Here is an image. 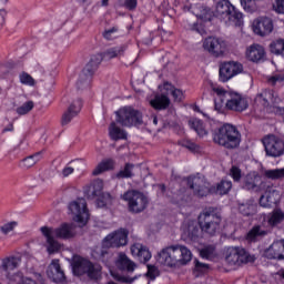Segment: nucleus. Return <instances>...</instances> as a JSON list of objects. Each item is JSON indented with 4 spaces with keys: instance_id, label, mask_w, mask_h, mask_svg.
<instances>
[{
    "instance_id": "nucleus-1",
    "label": "nucleus",
    "mask_w": 284,
    "mask_h": 284,
    "mask_svg": "<svg viewBox=\"0 0 284 284\" xmlns=\"http://www.w3.org/2000/svg\"><path fill=\"white\" fill-rule=\"evenodd\" d=\"M123 54H125V47L116 45L106 49L104 52L91 55L90 61L82 69L80 78L77 82V87L79 88V90H81L83 85H90V81H92L94 72L99 70V65H101L103 59H106L108 61L112 59H121Z\"/></svg>"
},
{
    "instance_id": "nucleus-2",
    "label": "nucleus",
    "mask_w": 284,
    "mask_h": 284,
    "mask_svg": "<svg viewBox=\"0 0 284 284\" xmlns=\"http://www.w3.org/2000/svg\"><path fill=\"white\" fill-rule=\"evenodd\" d=\"M155 261L163 267L176 270V267L187 265L192 261V251L184 245H169L156 254Z\"/></svg>"
},
{
    "instance_id": "nucleus-3",
    "label": "nucleus",
    "mask_w": 284,
    "mask_h": 284,
    "mask_svg": "<svg viewBox=\"0 0 284 284\" xmlns=\"http://www.w3.org/2000/svg\"><path fill=\"white\" fill-rule=\"evenodd\" d=\"M215 100L214 110L216 112H225L230 110L231 112H245L250 104L247 100L234 91H227L223 88L214 89Z\"/></svg>"
},
{
    "instance_id": "nucleus-4",
    "label": "nucleus",
    "mask_w": 284,
    "mask_h": 284,
    "mask_svg": "<svg viewBox=\"0 0 284 284\" xmlns=\"http://www.w3.org/2000/svg\"><path fill=\"white\" fill-rule=\"evenodd\" d=\"M71 267L74 276H88L89 281L95 282L103 277V266L81 255L73 258Z\"/></svg>"
},
{
    "instance_id": "nucleus-5",
    "label": "nucleus",
    "mask_w": 284,
    "mask_h": 284,
    "mask_svg": "<svg viewBox=\"0 0 284 284\" xmlns=\"http://www.w3.org/2000/svg\"><path fill=\"white\" fill-rule=\"evenodd\" d=\"M214 18L225 23V26H234L235 28L243 26V13L230 0L216 2Z\"/></svg>"
},
{
    "instance_id": "nucleus-6",
    "label": "nucleus",
    "mask_w": 284,
    "mask_h": 284,
    "mask_svg": "<svg viewBox=\"0 0 284 284\" xmlns=\"http://www.w3.org/2000/svg\"><path fill=\"white\" fill-rule=\"evenodd\" d=\"M128 234L126 229H120L106 235L102 241V247L97 251L98 261L108 263V258H110V247H123L128 245Z\"/></svg>"
},
{
    "instance_id": "nucleus-7",
    "label": "nucleus",
    "mask_w": 284,
    "mask_h": 284,
    "mask_svg": "<svg viewBox=\"0 0 284 284\" xmlns=\"http://www.w3.org/2000/svg\"><path fill=\"white\" fill-rule=\"evenodd\" d=\"M215 143L225 150H236L241 145V131L234 124L224 123L217 130Z\"/></svg>"
},
{
    "instance_id": "nucleus-8",
    "label": "nucleus",
    "mask_w": 284,
    "mask_h": 284,
    "mask_svg": "<svg viewBox=\"0 0 284 284\" xmlns=\"http://www.w3.org/2000/svg\"><path fill=\"white\" fill-rule=\"evenodd\" d=\"M115 121L122 128L143 125V113L133 106H123L115 112Z\"/></svg>"
},
{
    "instance_id": "nucleus-9",
    "label": "nucleus",
    "mask_w": 284,
    "mask_h": 284,
    "mask_svg": "<svg viewBox=\"0 0 284 284\" xmlns=\"http://www.w3.org/2000/svg\"><path fill=\"white\" fill-rule=\"evenodd\" d=\"M121 199L128 203V210L131 214L145 212L150 203L145 194L139 190H129L121 195Z\"/></svg>"
},
{
    "instance_id": "nucleus-10",
    "label": "nucleus",
    "mask_w": 284,
    "mask_h": 284,
    "mask_svg": "<svg viewBox=\"0 0 284 284\" xmlns=\"http://www.w3.org/2000/svg\"><path fill=\"white\" fill-rule=\"evenodd\" d=\"M84 195L89 201H94L97 207H105L112 203V195L103 192V180H95L84 189Z\"/></svg>"
},
{
    "instance_id": "nucleus-11",
    "label": "nucleus",
    "mask_w": 284,
    "mask_h": 284,
    "mask_svg": "<svg viewBox=\"0 0 284 284\" xmlns=\"http://www.w3.org/2000/svg\"><path fill=\"white\" fill-rule=\"evenodd\" d=\"M69 212L74 214L73 220L80 225H88V221H90V211L88 210V203H85L84 199H78L72 201L68 205Z\"/></svg>"
},
{
    "instance_id": "nucleus-12",
    "label": "nucleus",
    "mask_w": 284,
    "mask_h": 284,
    "mask_svg": "<svg viewBox=\"0 0 284 284\" xmlns=\"http://www.w3.org/2000/svg\"><path fill=\"white\" fill-rule=\"evenodd\" d=\"M243 72V64L236 61H224L220 63L219 81L227 83V81L239 77Z\"/></svg>"
},
{
    "instance_id": "nucleus-13",
    "label": "nucleus",
    "mask_w": 284,
    "mask_h": 284,
    "mask_svg": "<svg viewBox=\"0 0 284 284\" xmlns=\"http://www.w3.org/2000/svg\"><path fill=\"white\" fill-rule=\"evenodd\" d=\"M262 143L264 145L266 156H272L273 159L283 156L284 142L281 138L274 134H268L263 138Z\"/></svg>"
},
{
    "instance_id": "nucleus-14",
    "label": "nucleus",
    "mask_w": 284,
    "mask_h": 284,
    "mask_svg": "<svg viewBox=\"0 0 284 284\" xmlns=\"http://www.w3.org/2000/svg\"><path fill=\"white\" fill-rule=\"evenodd\" d=\"M21 263V257L10 255L2 258L0 265V272H2L3 276H1V281H8L9 283H14L17 275H14V270L19 267Z\"/></svg>"
},
{
    "instance_id": "nucleus-15",
    "label": "nucleus",
    "mask_w": 284,
    "mask_h": 284,
    "mask_svg": "<svg viewBox=\"0 0 284 284\" xmlns=\"http://www.w3.org/2000/svg\"><path fill=\"white\" fill-rule=\"evenodd\" d=\"M186 185L190 187V190H193V194L194 196H197V199L209 196V194H212V190H214L212 186L209 187L203 179L195 175H190L186 178Z\"/></svg>"
},
{
    "instance_id": "nucleus-16",
    "label": "nucleus",
    "mask_w": 284,
    "mask_h": 284,
    "mask_svg": "<svg viewBox=\"0 0 284 284\" xmlns=\"http://www.w3.org/2000/svg\"><path fill=\"white\" fill-rule=\"evenodd\" d=\"M52 235L60 241H71L77 236V227L72 223L63 222L58 227L52 229Z\"/></svg>"
},
{
    "instance_id": "nucleus-17",
    "label": "nucleus",
    "mask_w": 284,
    "mask_h": 284,
    "mask_svg": "<svg viewBox=\"0 0 284 284\" xmlns=\"http://www.w3.org/2000/svg\"><path fill=\"white\" fill-rule=\"evenodd\" d=\"M253 31L258 37H267L274 31V21L268 17H260L253 22Z\"/></svg>"
},
{
    "instance_id": "nucleus-18",
    "label": "nucleus",
    "mask_w": 284,
    "mask_h": 284,
    "mask_svg": "<svg viewBox=\"0 0 284 284\" xmlns=\"http://www.w3.org/2000/svg\"><path fill=\"white\" fill-rule=\"evenodd\" d=\"M82 108L83 100L81 98L73 100L72 103L68 106L67 111L62 114L61 125L70 124L72 122V119L79 116V113L81 112Z\"/></svg>"
},
{
    "instance_id": "nucleus-19",
    "label": "nucleus",
    "mask_w": 284,
    "mask_h": 284,
    "mask_svg": "<svg viewBox=\"0 0 284 284\" xmlns=\"http://www.w3.org/2000/svg\"><path fill=\"white\" fill-rule=\"evenodd\" d=\"M49 278H52L53 283L57 284H67L68 278L65 277V273L61 270V264L59 260H52L49 270L47 271Z\"/></svg>"
},
{
    "instance_id": "nucleus-20",
    "label": "nucleus",
    "mask_w": 284,
    "mask_h": 284,
    "mask_svg": "<svg viewBox=\"0 0 284 284\" xmlns=\"http://www.w3.org/2000/svg\"><path fill=\"white\" fill-rule=\"evenodd\" d=\"M264 256L270 261H283L284 260V240L275 241L272 245L264 252Z\"/></svg>"
},
{
    "instance_id": "nucleus-21",
    "label": "nucleus",
    "mask_w": 284,
    "mask_h": 284,
    "mask_svg": "<svg viewBox=\"0 0 284 284\" xmlns=\"http://www.w3.org/2000/svg\"><path fill=\"white\" fill-rule=\"evenodd\" d=\"M40 232L47 239V251L49 254H57L61 251V244L54 239V235L52 234V227L42 226Z\"/></svg>"
},
{
    "instance_id": "nucleus-22",
    "label": "nucleus",
    "mask_w": 284,
    "mask_h": 284,
    "mask_svg": "<svg viewBox=\"0 0 284 284\" xmlns=\"http://www.w3.org/2000/svg\"><path fill=\"white\" fill-rule=\"evenodd\" d=\"M115 267L120 272H126L132 274L136 270V263H134L128 255L123 252L119 253L118 258L115 260Z\"/></svg>"
},
{
    "instance_id": "nucleus-23",
    "label": "nucleus",
    "mask_w": 284,
    "mask_h": 284,
    "mask_svg": "<svg viewBox=\"0 0 284 284\" xmlns=\"http://www.w3.org/2000/svg\"><path fill=\"white\" fill-rule=\"evenodd\" d=\"M197 223L202 232H210L212 223H214V207L203 211L197 217Z\"/></svg>"
},
{
    "instance_id": "nucleus-24",
    "label": "nucleus",
    "mask_w": 284,
    "mask_h": 284,
    "mask_svg": "<svg viewBox=\"0 0 284 284\" xmlns=\"http://www.w3.org/2000/svg\"><path fill=\"white\" fill-rule=\"evenodd\" d=\"M246 57L252 63H261L265 59V48L261 44H253L250 47Z\"/></svg>"
},
{
    "instance_id": "nucleus-25",
    "label": "nucleus",
    "mask_w": 284,
    "mask_h": 284,
    "mask_svg": "<svg viewBox=\"0 0 284 284\" xmlns=\"http://www.w3.org/2000/svg\"><path fill=\"white\" fill-rule=\"evenodd\" d=\"M109 136L111 141H125L128 140V132L116 125V122H111L109 125Z\"/></svg>"
},
{
    "instance_id": "nucleus-26",
    "label": "nucleus",
    "mask_w": 284,
    "mask_h": 284,
    "mask_svg": "<svg viewBox=\"0 0 284 284\" xmlns=\"http://www.w3.org/2000/svg\"><path fill=\"white\" fill-rule=\"evenodd\" d=\"M263 184V179L258 174H247L244 181L245 190H255L258 192L261 190V185Z\"/></svg>"
},
{
    "instance_id": "nucleus-27",
    "label": "nucleus",
    "mask_w": 284,
    "mask_h": 284,
    "mask_svg": "<svg viewBox=\"0 0 284 284\" xmlns=\"http://www.w3.org/2000/svg\"><path fill=\"white\" fill-rule=\"evenodd\" d=\"M150 105L154 110H168V108H170V98L165 94H156L154 99L150 101Z\"/></svg>"
},
{
    "instance_id": "nucleus-28",
    "label": "nucleus",
    "mask_w": 284,
    "mask_h": 284,
    "mask_svg": "<svg viewBox=\"0 0 284 284\" xmlns=\"http://www.w3.org/2000/svg\"><path fill=\"white\" fill-rule=\"evenodd\" d=\"M237 260L241 267V265H247V263H254L256 261V255L250 254V251L243 246H237Z\"/></svg>"
},
{
    "instance_id": "nucleus-29",
    "label": "nucleus",
    "mask_w": 284,
    "mask_h": 284,
    "mask_svg": "<svg viewBox=\"0 0 284 284\" xmlns=\"http://www.w3.org/2000/svg\"><path fill=\"white\" fill-rule=\"evenodd\" d=\"M224 261L227 265L240 267L237 246H231L225 251Z\"/></svg>"
},
{
    "instance_id": "nucleus-30",
    "label": "nucleus",
    "mask_w": 284,
    "mask_h": 284,
    "mask_svg": "<svg viewBox=\"0 0 284 284\" xmlns=\"http://www.w3.org/2000/svg\"><path fill=\"white\" fill-rule=\"evenodd\" d=\"M114 170V160L105 159L102 160L95 169L92 171L93 176H99V174H103V172H110Z\"/></svg>"
},
{
    "instance_id": "nucleus-31",
    "label": "nucleus",
    "mask_w": 284,
    "mask_h": 284,
    "mask_svg": "<svg viewBox=\"0 0 284 284\" xmlns=\"http://www.w3.org/2000/svg\"><path fill=\"white\" fill-rule=\"evenodd\" d=\"M266 234L267 231L263 230L261 225H255L246 233L245 239L248 243H256L258 237L266 236Z\"/></svg>"
},
{
    "instance_id": "nucleus-32",
    "label": "nucleus",
    "mask_w": 284,
    "mask_h": 284,
    "mask_svg": "<svg viewBox=\"0 0 284 284\" xmlns=\"http://www.w3.org/2000/svg\"><path fill=\"white\" fill-rule=\"evenodd\" d=\"M134 176V164L133 163H125L123 170H120L115 174V179H133Z\"/></svg>"
},
{
    "instance_id": "nucleus-33",
    "label": "nucleus",
    "mask_w": 284,
    "mask_h": 284,
    "mask_svg": "<svg viewBox=\"0 0 284 284\" xmlns=\"http://www.w3.org/2000/svg\"><path fill=\"white\" fill-rule=\"evenodd\" d=\"M189 125H190L191 130H194V132H196L197 136L207 135V131L205 130V126H204L202 120H200V119L190 120Z\"/></svg>"
},
{
    "instance_id": "nucleus-34",
    "label": "nucleus",
    "mask_w": 284,
    "mask_h": 284,
    "mask_svg": "<svg viewBox=\"0 0 284 284\" xmlns=\"http://www.w3.org/2000/svg\"><path fill=\"white\" fill-rule=\"evenodd\" d=\"M239 212L242 216H254L256 214V204L251 202H245L239 205Z\"/></svg>"
},
{
    "instance_id": "nucleus-35",
    "label": "nucleus",
    "mask_w": 284,
    "mask_h": 284,
    "mask_svg": "<svg viewBox=\"0 0 284 284\" xmlns=\"http://www.w3.org/2000/svg\"><path fill=\"white\" fill-rule=\"evenodd\" d=\"M278 203V200L274 197V193L268 192L260 197L261 207H274Z\"/></svg>"
},
{
    "instance_id": "nucleus-36",
    "label": "nucleus",
    "mask_w": 284,
    "mask_h": 284,
    "mask_svg": "<svg viewBox=\"0 0 284 284\" xmlns=\"http://www.w3.org/2000/svg\"><path fill=\"white\" fill-rule=\"evenodd\" d=\"M284 212L281 209H275L268 216V225L275 227L278 223H283Z\"/></svg>"
},
{
    "instance_id": "nucleus-37",
    "label": "nucleus",
    "mask_w": 284,
    "mask_h": 284,
    "mask_svg": "<svg viewBox=\"0 0 284 284\" xmlns=\"http://www.w3.org/2000/svg\"><path fill=\"white\" fill-rule=\"evenodd\" d=\"M270 50L272 54L277 57H284V39H277L271 42Z\"/></svg>"
},
{
    "instance_id": "nucleus-38",
    "label": "nucleus",
    "mask_w": 284,
    "mask_h": 284,
    "mask_svg": "<svg viewBox=\"0 0 284 284\" xmlns=\"http://www.w3.org/2000/svg\"><path fill=\"white\" fill-rule=\"evenodd\" d=\"M39 161H41V152H37L33 155H29L27 158H24L21 161V168H32L33 165H37V163H39Z\"/></svg>"
},
{
    "instance_id": "nucleus-39",
    "label": "nucleus",
    "mask_w": 284,
    "mask_h": 284,
    "mask_svg": "<svg viewBox=\"0 0 284 284\" xmlns=\"http://www.w3.org/2000/svg\"><path fill=\"white\" fill-rule=\"evenodd\" d=\"M230 190H232V181L222 180L215 189V194H220V196H225V194H230Z\"/></svg>"
},
{
    "instance_id": "nucleus-40",
    "label": "nucleus",
    "mask_w": 284,
    "mask_h": 284,
    "mask_svg": "<svg viewBox=\"0 0 284 284\" xmlns=\"http://www.w3.org/2000/svg\"><path fill=\"white\" fill-rule=\"evenodd\" d=\"M182 148H185L189 150V152H192V154H199L201 152V146L191 140L184 139L180 141L179 143Z\"/></svg>"
},
{
    "instance_id": "nucleus-41",
    "label": "nucleus",
    "mask_w": 284,
    "mask_h": 284,
    "mask_svg": "<svg viewBox=\"0 0 284 284\" xmlns=\"http://www.w3.org/2000/svg\"><path fill=\"white\" fill-rule=\"evenodd\" d=\"M264 176H266V179H271L272 181H278L281 179H284V168L266 170L264 172Z\"/></svg>"
},
{
    "instance_id": "nucleus-42",
    "label": "nucleus",
    "mask_w": 284,
    "mask_h": 284,
    "mask_svg": "<svg viewBox=\"0 0 284 284\" xmlns=\"http://www.w3.org/2000/svg\"><path fill=\"white\" fill-rule=\"evenodd\" d=\"M146 273L145 276L149 278V281H156L158 276H161V271H159V267L153 264L146 265Z\"/></svg>"
},
{
    "instance_id": "nucleus-43",
    "label": "nucleus",
    "mask_w": 284,
    "mask_h": 284,
    "mask_svg": "<svg viewBox=\"0 0 284 284\" xmlns=\"http://www.w3.org/2000/svg\"><path fill=\"white\" fill-rule=\"evenodd\" d=\"M138 258L140 263H148L150 258H152V253L148 247L140 246V248H138Z\"/></svg>"
},
{
    "instance_id": "nucleus-44",
    "label": "nucleus",
    "mask_w": 284,
    "mask_h": 284,
    "mask_svg": "<svg viewBox=\"0 0 284 284\" xmlns=\"http://www.w3.org/2000/svg\"><path fill=\"white\" fill-rule=\"evenodd\" d=\"M16 227H19V222H17V221L7 222L0 226V232L4 236H8V234H10V232H14Z\"/></svg>"
},
{
    "instance_id": "nucleus-45",
    "label": "nucleus",
    "mask_w": 284,
    "mask_h": 284,
    "mask_svg": "<svg viewBox=\"0 0 284 284\" xmlns=\"http://www.w3.org/2000/svg\"><path fill=\"white\" fill-rule=\"evenodd\" d=\"M33 109H34V102L28 101V102H24L21 106H18L16 112L20 116H23L24 114H28V112H31V110Z\"/></svg>"
},
{
    "instance_id": "nucleus-46",
    "label": "nucleus",
    "mask_w": 284,
    "mask_h": 284,
    "mask_svg": "<svg viewBox=\"0 0 284 284\" xmlns=\"http://www.w3.org/2000/svg\"><path fill=\"white\" fill-rule=\"evenodd\" d=\"M230 176L233 179L234 183H240L241 179L243 178V172L241 171V168L233 165L230 169Z\"/></svg>"
},
{
    "instance_id": "nucleus-47",
    "label": "nucleus",
    "mask_w": 284,
    "mask_h": 284,
    "mask_svg": "<svg viewBox=\"0 0 284 284\" xmlns=\"http://www.w3.org/2000/svg\"><path fill=\"white\" fill-rule=\"evenodd\" d=\"M202 8V13L196 14L199 19H202L203 21H212L214 19V11L207 7H201Z\"/></svg>"
},
{
    "instance_id": "nucleus-48",
    "label": "nucleus",
    "mask_w": 284,
    "mask_h": 284,
    "mask_svg": "<svg viewBox=\"0 0 284 284\" xmlns=\"http://www.w3.org/2000/svg\"><path fill=\"white\" fill-rule=\"evenodd\" d=\"M20 79V83H22V85H30V87H34V78H32V75H30V73L28 72H22L19 75Z\"/></svg>"
},
{
    "instance_id": "nucleus-49",
    "label": "nucleus",
    "mask_w": 284,
    "mask_h": 284,
    "mask_svg": "<svg viewBox=\"0 0 284 284\" xmlns=\"http://www.w3.org/2000/svg\"><path fill=\"white\" fill-rule=\"evenodd\" d=\"M203 49L211 54H214V37L210 36L203 41Z\"/></svg>"
},
{
    "instance_id": "nucleus-50",
    "label": "nucleus",
    "mask_w": 284,
    "mask_h": 284,
    "mask_svg": "<svg viewBox=\"0 0 284 284\" xmlns=\"http://www.w3.org/2000/svg\"><path fill=\"white\" fill-rule=\"evenodd\" d=\"M194 263H195V266H194L195 274H205L207 270H210V265L202 263L199 260H195Z\"/></svg>"
},
{
    "instance_id": "nucleus-51",
    "label": "nucleus",
    "mask_w": 284,
    "mask_h": 284,
    "mask_svg": "<svg viewBox=\"0 0 284 284\" xmlns=\"http://www.w3.org/2000/svg\"><path fill=\"white\" fill-rule=\"evenodd\" d=\"M123 6L129 12H134L139 6V0H124Z\"/></svg>"
},
{
    "instance_id": "nucleus-52",
    "label": "nucleus",
    "mask_w": 284,
    "mask_h": 284,
    "mask_svg": "<svg viewBox=\"0 0 284 284\" xmlns=\"http://www.w3.org/2000/svg\"><path fill=\"white\" fill-rule=\"evenodd\" d=\"M115 32H119V28L116 27H112L109 30H104V32L102 33L103 39H105L106 41H112V39H114V37L112 36L115 34Z\"/></svg>"
},
{
    "instance_id": "nucleus-53",
    "label": "nucleus",
    "mask_w": 284,
    "mask_h": 284,
    "mask_svg": "<svg viewBox=\"0 0 284 284\" xmlns=\"http://www.w3.org/2000/svg\"><path fill=\"white\" fill-rule=\"evenodd\" d=\"M273 8H275L278 14H284V0H275Z\"/></svg>"
},
{
    "instance_id": "nucleus-54",
    "label": "nucleus",
    "mask_w": 284,
    "mask_h": 284,
    "mask_svg": "<svg viewBox=\"0 0 284 284\" xmlns=\"http://www.w3.org/2000/svg\"><path fill=\"white\" fill-rule=\"evenodd\" d=\"M268 81L273 85H276V83H283L284 74H275V75L271 77Z\"/></svg>"
},
{
    "instance_id": "nucleus-55",
    "label": "nucleus",
    "mask_w": 284,
    "mask_h": 284,
    "mask_svg": "<svg viewBox=\"0 0 284 284\" xmlns=\"http://www.w3.org/2000/svg\"><path fill=\"white\" fill-rule=\"evenodd\" d=\"M191 30H193V32H197V34L201 36H203V33L205 32V28L199 22L193 23Z\"/></svg>"
},
{
    "instance_id": "nucleus-56",
    "label": "nucleus",
    "mask_w": 284,
    "mask_h": 284,
    "mask_svg": "<svg viewBox=\"0 0 284 284\" xmlns=\"http://www.w3.org/2000/svg\"><path fill=\"white\" fill-rule=\"evenodd\" d=\"M171 94L175 101H183V91L181 89H174Z\"/></svg>"
},
{
    "instance_id": "nucleus-57",
    "label": "nucleus",
    "mask_w": 284,
    "mask_h": 284,
    "mask_svg": "<svg viewBox=\"0 0 284 284\" xmlns=\"http://www.w3.org/2000/svg\"><path fill=\"white\" fill-rule=\"evenodd\" d=\"M136 276L134 277H130V276H125V275H121L118 281H120V283H134L136 281Z\"/></svg>"
},
{
    "instance_id": "nucleus-58",
    "label": "nucleus",
    "mask_w": 284,
    "mask_h": 284,
    "mask_svg": "<svg viewBox=\"0 0 284 284\" xmlns=\"http://www.w3.org/2000/svg\"><path fill=\"white\" fill-rule=\"evenodd\" d=\"M242 8H244L245 12H250L252 10V0H240Z\"/></svg>"
},
{
    "instance_id": "nucleus-59",
    "label": "nucleus",
    "mask_w": 284,
    "mask_h": 284,
    "mask_svg": "<svg viewBox=\"0 0 284 284\" xmlns=\"http://www.w3.org/2000/svg\"><path fill=\"white\" fill-rule=\"evenodd\" d=\"M70 174H74V168H72V166H65V168L62 170V175H63V176H70Z\"/></svg>"
},
{
    "instance_id": "nucleus-60",
    "label": "nucleus",
    "mask_w": 284,
    "mask_h": 284,
    "mask_svg": "<svg viewBox=\"0 0 284 284\" xmlns=\"http://www.w3.org/2000/svg\"><path fill=\"white\" fill-rule=\"evenodd\" d=\"M8 16V12L6 9H0V26H3L6 23V17Z\"/></svg>"
},
{
    "instance_id": "nucleus-61",
    "label": "nucleus",
    "mask_w": 284,
    "mask_h": 284,
    "mask_svg": "<svg viewBox=\"0 0 284 284\" xmlns=\"http://www.w3.org/2000/svg\"><path fill=\"white\" fill-rule=\"evenodd\" d=\"M211 254H212V250H211V248H203V250L200 252V256H201L202 258H207Z\"/></svg>"
},
{
    "instance_id": "nucleus-62",
    "label": "nucleus",
    "mask_w": 284,
    "mask_h": 284,
    "mask_svg": "<svg viewBox=\"0 0 284 284\" xmlns=\"http://www.w3.org/2000/svg\"><path fill=\"white\" fill-rule=\"evenodd\" d=\"M6 132H14V124L10 123L8 126H6L2 130V134H6Z\"/></svg>"
},
{
    "instance_id": "nucleus-63",
    "label": "nucleus",
    "mask_w": 284,
    "mask_h": 284,
    "mask_svg": "<svg viewBox=\"0 0 284 284\" xmlns=\"http://www.w3.org/2000/svg\"><path fill=\"white\" fill-rule=\"evenodd\" d=\"M189 236L192 241H196V239H199V230H194V232L189 233Z\"/></svg>"
},
{
    "instance_id": "nucleus-64",
    "label": "nucleus",
    "mask_w": 284,
    "mask_h": 284,
    "mask_svg": "<svg viewBox=\"0 0 284 284\" xmlns=\"http://www.w3.org/2000/svg\"><path fill=\"white\" fill-rule=\"evenodd\" d=\"M221 54H225V49H221L220 51H214V57H221Z\"/></svg>"
}]
</instances>
